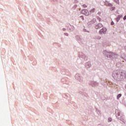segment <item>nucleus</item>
Wrapping results in <instances>:
<instances>
[{
  "mask_svg": "<svg viewBox=\"0 0 126 126\" xmlns=\"http://www.w3.org/2000/svg\"><path fill=\"white\" fill-rule=\"evenodd\" d=\"M121 18H123V16H121V15L118 16V19H119V20H120V19H121Z\"/></svg>",
  "mask_w": 126,
  "mask_h": 126,
  "instance_id": "4",
  "label": "nucleus"
},
{
  "mask_svg": "<svg viewBox=\"0 0 126 126\" xmlns=\"http://www.w3.org/2000/svg\"><path fill=\"white\" fill-rule=\"evenodd\" d=\"M98 26H100V27H102V24H99L98 25Z\"/></svg>",
  "mask_w": 126,
  "mask_h": 126,
  "instance_id": "8",
  "label": "nucleus"
},
{
  "mask_svg": "<svg viewBox=\"0 0 126 126\" xmlns=\"http://www.w3.org/2000/svg\"><path fill=\"white\" fill-rule=\"evenodd\" d=\"M112 118H108V122L110 123V122H112Z\"/></svg>",
  "mask_w": 126,
  "mask_h": 126,
  "instance_id": "6",
  "label": "nucleus"
},
{
  "mask_svg": "<svg viewBox=\"0 0 126 126\" xmlns=\"http://www.w3.org/2000/svg\"><path fill=\"white\" fill-rule=\"evenodd\" d=\"M81 17H83V16H81Z\"/></svg>",
  "mask_w": 126,
  "mask_h": 126,
  "instance_id": "14",
  "label": "nucleus"
},
{
  "mask_svg": "<svg viewBox=\"0 0 126 126\" xmlns=\"http://www.w3.org/2000/svg\"><path fill=\"white\" fill-rule=\"evenodd\" d=\"M114 1L116 2V3H120V1H119V0H114Z\"/></svg>",
  "mask_w": 126,
  "mask_h": 126,
  "instance_id": "5",
  "label": "nucleus"
},
{
  "mask_svg": "<svg viewBox=\"0 0 126 126\" xmlns=\"http://www.w3.org/2000/svg\"><path fill=\"white\" fill-rule=\"evenodd\" d=\"M120 97H122V94H120L117 95V99H119Z\"/></svg>",
  "mask_w": 126,
  "mask_h": 126,
  "instance_id": "2",
  "label": "nucleus"
},
{
  "mask_svg": "<svg viewBox=\"0 0 126 126\" xmlns=\"http://www.w3.org/2000/svg\"><path fill=\"white\" fill-rule=\"evenodd\" d=\"M111 25H114V22H111Z\"/></svg>",
  "mask_w": 126,
  "mask_h": 126,
  "instance_id": "9",
  "label": "nucleus"
},
{
  "mask_svg": "<svg viewBox=\"0 0 126 126\" xmlns=\"http://www.w3.org/2000/svg\"><path fill=\"white\" fill-rule=\"evenodd\" d=\"M84 18H83V20H84Z\"/></svg>",
  "mask_w": 126,
  "mask_h": 126,
  "instance_id": "13",
  "label": "nucleus"
},
{
  "mask_svg": "<svg viewBox=\"0 0 126 126\" xmlns=\"http://www.w3.org/2000/svg\"><path fill=\"white\" fill-rule=\"evenodd\" d=\"M99 32H103L102 30H101Z\"/></svg>",
  "mask_w": 126,
  "mask_h": 126,
  "instance_id": "10",
  "label": "nucleus"
},
{
  "mask_svg": "<svg viewBox=\"0 0 126 126\" xmlns=\"http://www.w3.org/2000/svg\"><path fill=\"white\" fill-rule=\"evenodd\" d=\"M86 11H87V10H86Z\"/></svg>",
  "mask_w": 126,
  "mask_h": 126,
  "instance_id": "15",
  "label": "nucleus"
},
{
  "mask_svg": "<svg viewBox=\"0 0 126 126\" xmlns=\"http://www.w3.org/2000/svg\"><path fill=\"white\" fill-rule=\"evenodd\" d=\"M106 5H107L108 6H113V4L110 3H106Z\"/></svg>",
  "mask_w": 126,
  "mask_h": 126,
  "instance_id": "1",
  "label": "nucleus"
},
{
  "mask_svg": "<svg viewBox=\"0 0 126 126\" xmlns=\"http://www.w3.org/2000/svg\"><path fill=\"white\" fill-rule=\"evenodd\" d=\"M90 11V12H94L95 11V8L92 9Z\"/></svg>",
  "mask_w": 126,
  "mask_h": 126,
  "instance_id": "3",
  "label": "nucleus"
},
{
  "mask_svg": "<svg viewBox=\"0 0 126 126\" xmlns=\"http://www.w3.org/2000/svg\"><path fill=\"white\" fill-rule=\"evenodd\" d=\"M83 7H87V6L85 4L83 5Z\"/></svg>",
  "mask_w": 126,
  "mask_h": 126,
  "instance_id": "7",
  "label": "nucleus"
},
{
  "mask_svg": "<svg viewBox=\"0 0 126 126\" xmlns=\"http://www.w3.org/2000/svg\"><path fill=\"white\" fill-rule=\"evenodd\" d=\"M104 30L106 31V29H104Z\"/></svg>",
  "mask_w": 126,
  "mask_h": 126,
  "instance_id": "12",
  "label": "nucleus"
},
{
  "mask_svg": "<svg viewBox=\"0 0 126 126\" xmlns=\"http://www.w3.org/2000/svg\"><path fill=\"white\" fill-rule=\"evenodd\" d=\"M65 35H66V36H67V35H67V33H66V34H65Z\"/></svg>",
  "mask_w": 126,
  "mask_h": 126,
  "instance_id": "11",
  "label": "nucleus"
}]
</instances>
